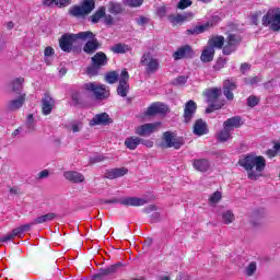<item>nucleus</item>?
I'll return each mask as SVG.
<instances>
[{"label": "nucleus", "mask_w": 280, "mask_h": 280, "mask_svg": "<svg viewBox=\"0 0 280 280\" xmlns=\"http://www.w3.org/2000/svg\"><path fill=\"white\" fill-rule=\"evenodd\" d=\"M67 130H70L72 132H80V130H82L83 125L82 121L80 120H71L67 126H66Z\"/></svg>", "instance_id": "35"}, {"label": "nucleus", "mask_w": 280, "mask_h": 280, "mask_svg": "<svg viewBox=\"0 0 280 280\" xmlns=\"http://www.w3.org/2000/svg\"><path fill=\"white\" fill-rule=\"evenodd\" d=\"M222 222L225 224H232V222L235 220V214L231 210H226L221 214Z\"/></svg>", "instance_id": "39"}, {"label": "nucleus", "mask_w": 280, "mask_h": 280, "mask_svg": "<svg viewBox=\"0 0 280 280\" xmlns=\"http://www.w3.org/2000/svg\"><path fill=\"white\" fill-rule=\"evenodd\" d=\"M142 67H145V72L149 75H152V73H155L156 71H159V59L154 58V56H152V54L150 52H145L140 60Z\"/></svg>", "instance_id": "6"}, {"label": "nucleus", "mask_w": 280, "mask_h": 280, "mask_svg": "<svg viewBox=\"0 0 280 280\" xmlns=\"http://www.w3.org/2000/svg\"><path fill=\"white\" fill-rule=\"evenodd\" d=\"M161 122L144 124L136 128V135L140 137H150L153 132H158Z\"/></svg>", "instance_id": "11"}, {"label": "nucleus", "mask_w": 280, "mask_h": 280, "mask_svg": "<svg viewBox=\"0 0 280 280\" xmlns=\"http://www.w3.org/2000/svg\"><path fill=\"white\" fill-rule=\"evenodd\" d=\"M217 139L221 143H224L226 141H231V139H233L232 131H230V129H226L223 126V129L221 131H219V133L217 135Z\"/></svg>", "instance_id": "31"}, {"label": "nucleus", "mask_w": 280, "mask_h": 280, "mask_svg": "<svg viewBox=\"0 0 280 280\" xmlns=\"http://www.w3.org/2000/svg\"><path fill=\"white\" fill-rule=\"evenodd\" d=\"M13 237H21L25 232L23 231V228L20 225L19 228L14 229L12 231Z\"/></svg>", "instance_id": "53"}, {"label": "nucleus", "mask_w": 280, "mask_h": 280, "mask_svg": "<svg viewBox=\"0 0 280 280\" xmlns=\"http://www.w3.org/2000/svg\"><path fill=\"white\" fill-rule=\"evenodd\" d=\"M34 225H35V224H34V221H32L31 223L21 225V228H22V231H23L24 233H27V231H30V229H32V226H34Z\"/></svg>", "instance_id": "59"}, {"label": "nucleus", "mask_w": 280, "mask_h": 280, "mask_svg": "<svg viewBox=\"0 0 280 280\" xmlns=\"http://www.w3.org/2000/svg\"><path fill=\"white\" fill-rule=\"evenodd\" d=\"M86 91L93 93L97 100H107L110 96V92L106 89V85L100 83H86L84 85Z\"/></svg>", "instance_id": "5"}, {"label": "nucleus", "mask_w": 280, "mask_h": 280, "mask_svg": "<svg viewBox=\"0 0 280 280\" xmlns=\"http://www.w3.org/2000/svg\"><path fill=\"white\" fill-rule=\"evenodd\" d=\"M209 47H213L214 49H222L224 47V36H214L208 42Z\"/></svg>", "instance_id": "30"}, {"label": "nucleus", "mask_w": 280, "mask_h": 280, "mask_svg": "<svg viewBox=\"0 0 280 280\" xmlns=\"http://www.w3.org/2000/svg\"><path fill=\"white\" fill-rule=\"evenodd\" d=\"M215 56V49L211 46H206L201 52L200 60L201 62H211Z\"/></svg>", "instance_id": "25"}, {"label": "nucleus", "mask_w": 280, "mask_h": 280, "mask_svg": "<svg viewBox=\"0 0 280 280\" xmlns=\"http://www.w3.org/2000/svg\"><path fill=\"white\" fill-rule=\"evenodd\" d=\"M198 108V105H196V102L188 101L184 108V120L186 124H189L191 119H194V115H196V109Z\"/></svg>", "instance_id": "16"}, {"label": "nucleus", "mask_w": 280, "mask_h": 280, "mask_svg": "<svg viewBox=\"0 0 280 280\" xmlns=\"http://www.w3.org/2000/svg\"><path fill=\"white\" fill-rule=\"evenodd\" d=\"M141 141H143V139L132 136L125 140V145L128 150H137L138 145H141Z\"/></svg>", "instance_id": "28"}, {"label": "nucleus", "mask_w": 280, "mask_h": 280, "mask_svg": "<svg viewBox=\"0 0 280 280\" xmlns=\"http://www.w3.org/2000/svg\"><path fill=\"white\" fill-rule=\"evenodd\" d=\"M235 89H237V85H235V82L231 81V80H226L223 83V94L226 97V100L229 101H233V91H235Z\"/></svg>", "instance_id": "23"}, {"label": "nucleus", "mask_w": 280, "mask_h": 280, "mask_svg": "<svg viewBox=\"0 0 280 280\" xmlns=\"http://www.w3.org/2000/svg\"><path fill=\"white\" fill-rule=\"evenodd\" d=\"M209 27H213V23L208 22V23L202 24V25H197L192 28H188L186 31V33L190 34L191 36H198V34H205V32H207V30H209Z\"/></svg>", "instance_id": "24"}, {"label": "nucleus", "mask_w": 280, "mask_h": 280, "mask_svg": "<svg viewBox=\"0 0 280 280\" xmlns=\"http://www.w3.org/2000/svg\"><path fill=\"white\" fill-rule=\"evenodd\" d=\"M148 21H149L148 18H143V16L137 19L138 25H145Z\"/></svg>", "instance_id": "62"}, {"label": "nucleus", "mask_w": 280, "mask_h": 280, "mask_svg": "<svg viewBox=\"0 0 280 280\" xmlns=\"http://www.w3.org/2000/svg\"><path fill=\"white\" fill-rule=\"evenodd\" d=\"M86 44L83 47L85 54H95L100 49V42L95 38V34L92 37H86Z\"/></svg>", "instance_id": "18"}, {"label": "nucleus", "mask_w": 280, "mask_h": 280, "mask_svg": "<svg viewBox=\"0 0 280 280\" xmlns=\"http://www.w3.org/2000/svg\"><path fill=\"white\" fill-rule=\"evenodd\" d=\"M54 54H56V51L54 50V48H51V46L45 48L44 60L46 65H51V62H54Z\"/></svg>", "instance_id": "34"}, {"label": "nucleus", "mask_w": 280, "mask_h": 280, "mask_svg": "<svg viewBox=\"0 0 280 280\" xmlns=\"http://www.w3.org/2000/svg\"><path fill=\"white\" fill-rule=\"evenodd\" d=\"M259 104V97L257 96H249L247 98V105L250 106V108H255Z\"/></svg>", "instance_id": "47"}, {"label": "nucleus", "mask_w": 280, "mask_h": 280, "mask_svg": "<svg viewBox=\"0 0 280 280\" xmlns=\"http://www.w3.org/2000/svg\"><path fill=\"white\" fill-rule=\"evenodd\" d=\"M170 110L167 105L163 103H154L151 106L148 107L145 115L152 116V115H165Z\"/></svg>", "instance_id": "15"}, {"label": "nucleus", "mask_w": 280, "mask_h": 280, "mask_svg": "<svg viewBox=\"0 0 280 280\" xmlns=\"http://www.w3.org/2000/svg\"><path fill=\"white\" fill-rule=\"evenodd\" d=\"M187 80H189V77H187V75H180V77H177L176 79H175V84H177V85H183V84H186L187 83Z\"/></svg>", "instance_id": "50"}, {"label": "nucleus", "mask_w": 280, "mask_h": 280, "mask_svg": "<svg viewBox=\"0 0 280 280\" xmlns=\"http://www.w3.org/2000/svg\"><path fill=\"white\" fill-rule=\"evenodd\" d=\"M222 95V89L221 88H211L206 90L205 96L210 107L206 109V113H213V110H220L222 108V105L218 103V97Z\"/></svg>", "instance_id": "3"}, {"label": "nucleus", "mask_w": 280, "mask_h": 280, "mask_svg": "<svg viewBox=\"0 0 280 280\" xmlns=\"http://www.w3.org/2000/svg\"><path fill=\"white\" fill-rule=\"evenodd\" d=\"M93 10H95V0H85L81 7H72L69 12L72 16H86Z\"/></svg>", "instance_id": "7"}, {"label": "nucleus", "mask_w": 280, "mask_h": 280, "mask_svg": "<svg viewBox=\"0 0 280 280\" xmlns=\"http://www.w3.org/2000/svg\"><path fill=\"white\" fill-rule=\"evenodd\" d=\"M122 10L124 9L121 8V5L119 3H117V2H110L108 4V12L110 14H121Z\"/></svg>", "instance_id": "40"}, {"label": "nucleus", "mask_w": 280, "mask_h": 280, "mask_svg": "<svg viewBox=\"0 0 280 280\" xmlns=\"http://www.w3.org/2000/svg\"><path fill=\"white\" fill-rule=\"evenodd\" d=\"M13 237H14V234L11 232V233H8V234H5L4 236H2V237L0 238V242H2V243H8V242L12 241Z\"/></svg>", "instance_id": "55"}, {"label": "nucleus", "mask_w": 280, "mask_h": 280, "mask_svg": "<svg viewBox=\"0 0 280 280\" xmlns=\"http://www.w3.org/2000/svg\"><path fill=\"white\" fill-rule=\"evenodd\" d=\"M23 82H25V80L23 78H18L12 82L13 91L15 93H19V91H21V89H23Z\"/></svg>", "instance_id": "41"}, {"label": "nucleus", "mask_w": 280, "mask_h": 280, "mask_svg": "<svg viewBox=\"0 0 280 280\" xmlns=\"http://www.w3.org/2000/svg\"><path fill=\"white\" fill-rule=\"evenodd\" d=\"M143 3V0H125V5L129 8H139Z\"/></svg>", "instance_id": "45"}, {"label": "nucleus", "mask_w": 280, "mask_h": 280, "mask_svg": "<svg viewBox=\"0 0 280 280\" xmlns=\"http://www.w3.org/2000/svg\"><path fill=\"white\" fill-rule=\"evenodd\" d=\"M63 177L70 183H84V175L77 171H67L63 173Z\"/></svg>", "instance_id": "21"}, {"label": "nucleus", "mask_w": 280, "mask_h": 280, "mask_svg": "<svg viewBox=\"0 0 280 280\" xmlns=\"http://www.w3.org/2000/svg\"><path fill=\"white\" fill-rule=\"evenodd\" d=\"M279 150H280V142H277L273 145V149H269L267 151V155L269 156V159H273V156H277V152H279Z\"/></svg>", "instance_id": "44"}, {"label": "nucleus", "mask_w": 280, "mask_h": 280, "mask_svg": "<svg viewBox=\"0 0 280 280\" xmlns=\"http://www.w3.org/2000/svg\"><path fill=\"white\" fill-rule=\"evenodd\" d=\"M207 132H209V129H207V122L202 119L197 120L194 125V135L202 137V135H207Z\"/></svg>", "instance_id": "27"}, {"label": "nucleus", "mask_w": 280, "mask_h": 280, "mask_svg": "<svg viewBox=\"0 0 280 280\" xmlns=\"http://www.w3.org/2000/svg\"><path fill=\"white\" fill-rule=\"evenodd\" d=\"M174 60H185L189 58H194V48L189 45L180 46L173 54Z\"/></svg>", "instance_id": "13"}, {"label": "nucleus", "mask_w": 280, "mask_h": 280, "mask_svg": "<svg viewBox=\"0 0 280 280\" xmlns=\"http://www.w3.org/2000/svg\"><path fill=\"white\" fill-rule=\"evenodd\" d=\"M92 65L93 67H97L98 69L100 67H106V65H108V57H106V54L102 51L96 52L92 57Z\"/></svg>", "instance_id": "22"}, {"label": "nucleus", "mask_w": 280, "mask_h": 280, "mask_svg": "<svg viewBox=\"0 0 280 280\" xmlns=\"http://www.w3.org/2000/svg\"><path fill=\"white\" fill-rule=\"evenodd\" d=\"M224 65H226V60L219 59L217 63L214 65V70L220 71V69H224Z\"/></svg>", "instance_id": "52"}, {"label": "nucleus", "mask_w": 280, "mask_h": 280, "mask_svg": "<svg viewBox=\"0 0 280 280\" xmlns=\"http://www.w3.org/2000/svg\"><path fill=\"white\" fill-rule=\"evenodd\" d=\"M262 25L265 27L270 26L272 32L280 31V10L279 8L270 9L266 15L262 16Z\"/></svg>", "instance_id": "4"}, {"label": "nucleus", "mask_w": 280, "mask_h": 280, "mask_svg": "<svg viewBox=\"0 0 280 280\" xmlns=\"http://www.w3.org/2000/svg\"><path fill=\"white\" fill-rule=\"evenodd\" d=\"M47 176H49V171L47 170H44L38 173V178H47Z\"/></svg>", "instance_id": "63"}, {"label": "nucleus", "mask_w": 280, "mask_h": 280, "mask_svg": "<svg viewBox=\"0 0 280 280\" xmlns=\"http://www.w3.org/2000/svg\"><path fill=\"white\" fill-rule=\"evenodd\" d=\"M126 174H128V168L126 167L112 168L106 171L105 178L115 180V178H121V176H126Z\"/></svg>", "instance_id": "20"}, {"label": "nucleus", "mask_w": 280, "mask_h": 280, "mask_svg": "<svg viewBox=\"0 0 280 280\" xmlns=\"http://www.w3.org/2000/svg\"><path fill=\"white\" fill-rule=\"evenodd\" d=\"M104 19V23L105 25H113L114 23V19L112 18V15L105 13V15L103 16Z\"/></svg>", "instance_id": "58"}, {"label": "nucleus", "mask_w": 280, "mask_h": 280, "mask_svg": "<svg viewBox=\"0 0 280 280\" xmlns=\"http://www.w3.org/2000/svg\"><path fill=\"white\" fill-rule=\"evenodd\" d=\"M106 16V7H100L97 11L91 16L92 23H100Z\"/></svg>", "instance_id": "33"}, {"label": "nucleus", "mask_w": 280, "mask_h": 280, "mask_svg": "<svg viewBox=\"0 0 280 280\" xmlns=\"http://www.w3.org/2000/svg\"><path fill=\"white\" fill-rule=\"evenodd\" d=\"M86 38H93V32L85 31L77 34L67 33L63 34L59 39V47L62 51L70 54V51L73 49V43H75V40H86Z\"/></svg>", "instance_id": "2"}, {"label": "nucleus", "mask_w": 280, "mask_h": 280, "mask_svg": "<svg viewBox=\"0 0 280 280\" xmlns=\"http://www.w3.org/2000/svg\"><path fill=\"white\" fill-rule=\"evenodd\" d=\"M117 268H119V265H112V266L107 267L106 269H104L103 275H113V273L117 272Z\"/></svg>", "instance_id": "48"}, {"label": "nucleus", "mask_w": 280, "mask_h": 280, "mask_svg": "<svg viewBox=\"0 0 280 280\" xmlns=\"http://www.w3.org/2000/svg\"><path fill=\"white\" fill-rule=\"evenodd\" d=\"M128 80H130V74L128 73V70H121L117 88V95H119L120 97H127L128 93H130V84L128 83Z\"/></svg>", "instance_id": "8"}, {"label": "nucleus", "mask_w": 280, "mask_h": 280, "mask_svg": "<svg viewBox=\"0 0 280 280\" xmlns=\"http://www.w3.org/2000/svg\"><path fill=\"white\" fill-rule=\"evenodd\" d=\"M67 5H71V0H58L57 8H67Z\"/></svg>", "instance_id": "57"}, {"label": "nucleus", "mask_w": 280, "mask_h": 280, "mask_svg": "<svg viewBox=\"0 0 280 280\" xmlns=\"http://www.w3.org/2000/svg\"><path fill=\"white\" fill-rule=\"evenodd\" d=\"M220 200H222L221 191L213 192L209 198L210 205H217V202H220Z\"/></svg>", "instance_id": "42"}, {"label": "nucleus", "mask_w": 280, "mask_h": 280, "mask_svg": "<svg viewBox=\"0 0 280 280\" xmlns=\"http://www.w3.org/2000/svg\"><path fill=\"white\" fill-rule=\"evenodd\" d=\"M106 158L102 154H97L94 158H91V163H102Z\"/></svg>", "instance_id": "56"}, {"label": "nucleus", "mask_w": 280, "mask_h": 280, "mask_svg": "<svg viewBox=\"0 0 280 280\" xmlns=\"http://www.w3.org/2000/svg\"><path fill=\"white\" fill-rule=\"evenodd\" d=\"M249 67L248 63H242L241 65V71L242 73H246V71H248Z\"/></svg>", "instance_id": "64"}, {"label": "nucleus", "mask_w": 280, "mask_h": 280, "mask_svg": "<svg viewBox=\"0 0 280 280\" xmlns=\"http://www.w3.org/2000/svg\"><path fill=\"white\" fill-rule=\"evenodd\" d=\"M119 75L121 74H119L117 71H112L105 75V80L108 84H115V82H119Z\"/></svg>", "instance_id": "38"}, {"label": "nucleus", "mask_w": 280, "mask_h": 280, "mask_svg": "<svg viewBox=\"0 0 280 280\" xmlns=\"http://www.w3.org/2000/svg\"><path fill=\"white\" fill-rule=\"evenodd\" d=\"M56 218V213H47L42 217H37L33 220V224H45V222H51Z\"/></svg>", "instance_id": "32"}, {"label": "nucleus", "mask_w": 280, "mask_h": 280, "mask_svg": "<svg viewBox=\"0 0 280 280\" xmlns=\"http://www.w3.org/2000/svg\"><path fill=\"white\" fill-rule=\"evenodd\" d=\"M192 166L197 172H208L209 167H211V163L207 159H198L192 161Z\"/></svg>", "instance_id": "26"}, {"label": "nucleus", "mask_w": 280, "mask_h": 280, "mask_svg": "<svg viewBox=\"0 0 280 280\" xmlns=\"http://www.w3.org/2000/svg\"><path fill=\"white\" fill-rule=\"evenodd\" d=\"M238 165L246 170L249 180H257L266 170V159L261 155L247 154L238 160Z\"/></svg>", "instance_id": "1"}, {"label": "nucleus", "mask_w": 280, "mask_h": 280, "mask_svg": "<svg viewBox=\"0 0 280 280\" xmlns=\"http://www.w3.org/2000/svg\"><path fill=\"white\" fill-rule=\"evenodd\" d=\"M113 120H110V117L106 113L97 114L93 117V119L90 121V126H106L110 124Z\"/></svg>", "instance_id": "19"}, {"label": "nucleus", "mask_w": 280, "mask_h": 280, "mask_svg": "<svg viewBox=\"0 0 280 280\" xmlns=\"http://www.w3.org/2000/svg\"><path fill=\"white\" fill-rule=\"evenodd\" d=\"M108 202L122 205L124 207H143V205H148L147 199L139 197H122L109 200Z\"/></svg>", "instance_id": "9"}, {"label": "nucleus", "mask_w": 280, "mask_h": 280, "mask_svg": "<svg viewBox=\"0 0 280 280\" xmlns=\"http://www.w3.org/2000/svg\"><path fill=\"white\" fill-rule=\"evenodd\" d=\"M27 132H34V116L28 115L26 120Z\"/></svg>", "instance_id": "46"}, {"label": "nucleus", "mask_w": 280, "mask_h": 280, "mask_svg": "<svg viewBox=\"0 0 280 280\" xmlns=\"http://www.w3.org/2000/svg\"><path fill=\"white\" fill-rule=\"evenodd\" d=\"M112 51L114 54H127V51H130V47L126 44H116L112 47Z\"/></svg>", "instance_id": "37"}, {"label": "nucleus", "mask_w": 280, "mask_h": 280, "mask_svg": "<svg viewBox=\"0 0 280 280\" xmlns=\"http://www.w3.org/2000/svg\"><path fill=\"white\" fill-rule=\"evenodd\" d=\"M241 40L240 36L230 34L226 38L225 45L223 46L224 56H231V54L237 49V45H240Z\"/></svg>", "instance_id": "12"}, {"label": "nucleus", "mask_w": 280, "mask_h": 280, "mask_svg": "<svg viewBox=\"0 0 280 280\" xmlns=\"http://www.w3.org/2000/svg\"><path fill=\"white\" fill-rule=\"evenodd\" d=\"M100 70L98 67L92 65V67L88 68V75H97V71Z\"/></svg>", "instance_id": "54"}, {"label": "nucleus", "mask_w": 280, "mask_h": 280, "mask_svg": "<svg viewBox=\"0 0 280 280\" xmlns=\"http://www.w3.org/2000/svg\"><path fill=\"white\" fill-rule=\"evenodd\" d=\"M56 106V101L48 93L44 94L42 98V113L43 115H51V110Z\"/></svg>", "instance_id": "14"}, {"label": "nucleus", "mask_w": 280, "mask_h": 280, "mask_svg": "<svg viewBox=\"0 0 280 280\" xmlns=\"http://www.w3.org/2000/svg\"><path fill=\"white\" fill-rule=\"evenodd\" d=\"M244 125V121H242V117L240 116H233L229 119H226L223 122V126L229 130L230 132H233V130L242 127Z\"/></svg>", "instance_id": "17"}, {"label": "nucleus", "mask_w": 280, "mask_h": 280, "mask_svg": "<svg viewBox=\"0 0 280 280\" xmlns=\"http://www.w3.org/2000/svg\"><path fill=\"white\" fill-rule=\"evenodd\" d=\"M191 5V0H180L177 4V8L179 10H185L186 8H189Z\"/></svg>", "instance_id": "49"}, {"label": "nucleus", "mask_w": 280, "mask_h": 280, "mask_svg": "<svg viewBox=\"0 0 280 280\" xmlns=\"http://www.w3.org/2000/svg\"><path fill=\"white\" fill-rule=\"evenodd\" d=\"M194 14L191 13H185V14H178L174 16L171 21L174 23V25H178V23H184V21H189Z\"/></svg>", "instance_id": "36"}, {"label": "nucleus", "mask_w": 280, "mask_h": 280, "mask_svg": "<svg viewBox=\"0 0 280 280\" xmlns=\"http://www.w3.org/2000/svg\"><path fill=\"white\" fill-rule=\"evenodd\" d=\"M255 272H257V262L253 261L246 268V276L253 277Z\"/></svg>", "instance_id": "43"}, {"label": "nucleus", "mask_w": 280, "mask_h": 280, "mask_svg": "<svg viewBox=\"0 0 280 280\" xmlns=\"http://www.w3.org/2000/svg\"><path fill=\"white\" fill-rule=\"evenodd\" d=\"M59 0H43V5L45 8H54L58 5Z\"/></svg>", "instance_id": "51"}, {"label": "nucleus", "mask_w": 280, "mask_h": 280, "mask_svg": "<svg viewBox=\"0 0 280 280\" xmlns=\"http://www.w3.org/2000/svg\"><path fill=\"white\" fill-rule=\"evenodd\" d=\"M23 104H25V94H22L19 98L9 102L8 108L9 110H19Z\"/></svg>", "instance_id": "29"}, {"label": "nucleus", "mask_w": 280, "mask_h": 280, "mask_svg": "<svg viewBox=\"0 0 280 280\" xmlns=\"http://www.w3.org/2000/svg\"><path fill=\"white\" fill-rule=\"evenodd\" d=\"M141 144L145 145V148H154V142L151 140H142Z\"/></svg>", "instance_id": "61"}, {"label": "nucleus", "mask_w": 280, "mask_h": 280, "mask_svg": "<svg viewBox=\"0 0 280 280\" xmlns=\"http://www.w3.org/2000/svg\"><path fill=\"white\" fill-rule=\"evenodd\" d=\"M257 82H259V77H253V78L248 79V81H246V84H252V86H253V85L257 84Z\"/></svg>", "instance_id": "60"}, {"label": "nucleus", "mask_w": 280, "mask_h": 280, "mask_svg": "<svg viewBox=\"0 0 280 280\" xmlns=\"http://www.w3.org/2000/svg\"><path fill=\"white\" fill-rule=\"evenodd\" d=\"M162 141L164 148H174L175 150H180L183 145V139L177 138L175 132L166 131L163 133Z\"/></svg>", "instance_id": "10"}]
</instances>
